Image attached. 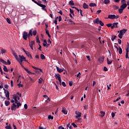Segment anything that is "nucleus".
Masks as SVG:
<instances>
[{
  "label": "nucleus",
  "mask_w": 129,
  "mask_h": 129,
  "mask_svg": "<svg viewBox=\"0 0 129 129\" xmlns=\"http://www.w3.org/2000/svg\"><path fill=\"white\" fill-rule=\"evenodd\" d=\"M13 99L15 100V103H13V105L11 107L12 110H16L17 108H19L21 105H22V104L20 103L18 101L17 99H20V97L19 96L15 95L14 96Z\"/></svg>",
  "instance_id": "1"
},
{
  "label": "nucleus",
  "mask_w": 129,
  "mask_h": 129,
  "mask_svg": "<svg viewBox=\"0 0 129 129\" xmlns=\"http://www.w3.org/2000/svg\"><path fill=\"white\" fill-rule=\"evenodd\" d=\"M32 30V29L29 31L28 34V33L26 31H24L23 32V39L26 41H27V38H28L29 40H30L31 37L33 36V31Z\"/></svg>",
  "instance_id": "2"
},
{
  "label": "nucleus",
  "mask_w": 129,
  "mask_h": 129,
  "mask_svg": "<svg viewBox=\"0 0 129 129\" xmlns=\"http://www.w3.org/2000/svg\"><path fill=\"white\" fill-rule=\"evenodd\" d=\"M127 7V5L126 4H122L120 7V8L118 10V12L120 14H122V12H123V10L125 9Z\"/></svg>",
  "instance_id": "3"
},
{
  "label": "nucleus",
  "mask_w": 129,
  "mask_h": 129,
  "mask_svg": "<svg viewBox=\"0 0 129 129\" xmlns=\"http://www.w3.org/2000/svg\"><path fill=\"white\" fill-rule=\"evenodd\" d=\"M19 57L16 59L18 62H23V61H25V62L27 61V60H26V57H25L24 55L22 56L19 55Z\"/></svg>",
  "instance_id": "4"
},
{
  "label": "nucleus",
  "mask_w": 129,
  "mask_h": 129,
  "mask_svg": "<svg viewBox=\"0 0 129 129\" xmlns=\"http://www.w3.org/2000/svg\"><path fill=\"white\" fill-rule=\"evenodd\" d=\"M126 29H123L120 31L119 33L118 34V37L120 38V39H122V36L126 33Z\"/></svg>",
  "instance_id": "5"
},
{
  "label": "nucleus",
  "mask_w": 129,
  "mask_h": 129,
  "mask_svg": "<svg viewBox=\"0 0 129 129\" xmlns=\"http://www.w3.org/2000/svg\"><path fill=\"white\" fill-rule=\"evenodd\" d=\"M3 90H4L6 97L9 100H10V92L5 88H3Z\"/></svg>",
  "instance_id": "6"
},
{
  "label": "nucleus",
  "mask_w": 129,
  "mask_h": 129,
  "mask_svg": "<svg viewBox=\"0 0 129 129\" xmlns=\"http://www.w3.org/2000/svg\"><path fill=\"white\" fill-rule=\"evenodd\" d=\"M38 6L39 7H41V8H42V10H43L44 11H46V12H47V9H46L45 5L40 4H38Z\"/></svg>",
  "instance_id": "7"
},
{
  "label": "nucleus",
  "mask_w": 129,
  "mask_h": 129,
  "mask_svg": "<svg viewBox=\"0 0 129 129\" xmlns=\"http://www.w3.org/2000/svg\"><path fill=\"white\" fill-rule=\"evenodd\" d=\"M76 114H77V116H76V118H78V117H80V116H81L82 114L81 113V112L76 111Z\"/></svg>",
  "instance_id": "8"
},
{
  "label": "nucleus",
  "mask_w": 129,
  "mask_h": 129,
  "mask_svg": "<svg viewBox=\"0 0 129 129\" xmlns=\"http://www.w3.org/2000/svg\"><path fill=\"white\" fill-rule=\"evenodd\" d=\"M108 19H110V20H114V19H115V15H108Z\"/></svg>",
  "instance_id": "9"
},
{
  "label": "nucleus",
  "mask_w": 129,
  "mask_h": 129,
  "mask_svg": "<svg viewBox=\"0 0 129 129\" xmlns=\"http://www.w3.org/2000/svg\"><path fill=\"white\" fill-rule=\"evenodd\" d=\"M56 70L59 73H61V72H63V70L62 69H60L57 66H56Z\"/></svg>",
  "instance_id": "10"
},
{
  "label": "nucleus",
  "mask_w": 129,
  "mask_h": 129,
  "mask_svg": "<svg viewBox=\"0 0 129 129\" xmlns=\"http://www.w3.org/2000/svg\"><path fill=\"white\" fill-rule=\"evenodd\" d=\"M0 62L5 65H8V62H7V61H5V60L3 59L2 58H0Z\"/></svg>",
  "instance_id": "11"
},
{
  "label": "nucleus",
  "mask_w": 129,
  "mask_h": 129,
  "mask_svg": "<svg viewBox=\"0 0 129 129\" xmlns=\"http://www.w3.org/2000/svg\"><path fill=\"white\" fill-rule=\"evenodd\" d=\"M55 79H57V80L61 79V77H60V75L59 74H55Z\"/></svg>",
  "instance_id": "12"
},
{
  "label": "nucleus",
  "mask_w": 129,
  "mask_h": 129,
  "mask_svg": "<svg viewBox=\"0 0 129 129\" xmlns=\"http://www.w3.org/2000/svg\"><path fill=\"white\" fill-rule=\"evenodd\" d=\"M100 113L101 114V115H99V116H100V117H103V116H104V115H105V112H104V111H101L100 112Z\"/></svg>",
  "instance_id": "13"
},
{
  "label": "nucleus",
  "mask_w": 129,
  "mask_h": 129,
  "mask_svg": "<svg viewBox=\"0 0 129 129\" xmlns=\"http://www.w3.org/2000/svg\"><path fill=\"white\" fill-rule=\"evenodd\" d=\"M83 8H84V9H88V8H89V6H88V5L86 4V3H84L83 5Z\"/></svg>",
  "instance_id": "14"
},
{
  "label": "nucleus",
  "mask_w": 129,
  "mask_h": 129,
  "mask_svg": "<svg viewBox=\"0 0 129 129\" xmlns=\"http://www.w3.org/2000/svg\"><path fill=\"white\" fill-rule=\"evenodd\" d=\"M103 61H104V57H101L99 58V62H100V63H102Z\"/></svg>",
  "instance_id": "15"
},
{
  "label": "nucleus",
  "mask_w": 129,
  "mask_h": 129,
  "mask_svg": "<svg viewBox=\"0 0 129 129\" xmlns=\"http://www.w3.org/2000/svg\"><path fill=\"white\" fill-rule=\"evenodd\" d=\"M43 46L44 47H46V48H48V46H47V40H44L43 41Z\"/></svg>",
  "instance_id": "16"
},
{
  "label": "nucleus",
  "mask_w": 129,
  "mask_h": 129,
  "mask_svg": "<svg viewBox=\"0 0 129 129\" xmlns=\"http://www.w3.org/2000/svg\"><path fill=\"white\" fill-rule=\"evenodd\" d=\"M26 55L29 57V58H32V55H31V53H30V52H29V51H28L27 52H26Z\"/></svg>",
  "instance_id": "17"
},
{
  "label": "nucleus",
  "mask_w": 129,
  "mask_h": 129,
  "mask_svg": "<svg viewBox=\"0 0 129 129\" xmlns=\"http://www.w3.org/2000/svg\"><path fill=\"white\" fill-rule=\"evenodd\" d=\"M40 58L41 60H45V59H46L45 55H44L43 54H40Z\"/></svg>",
  "instance_id": "18"
},
{
  "label": "nucleus",
  "mask_w": 129,
  "mask_h": 129,
  "mask_svg": "<svg viewBox=\"0 0 129 129\" xmlns=\"http://www.w3.org/2000/svg\"><path fill=\"white\" fill-rule=\"evenodd\" d=\"M61 111L63 112V113H64V114H67V110H66L65 108H63Z\"/></svg>",
  "instance_id": "19"
},
{
  "label": "nucleus",
  "mask_w": 129,
  "mask_h": 129,
  "mask_svg": "<svg viewBox=\"0 0 129 129\" xmlns=\"http://www.w3.org/2000/svg\"><path fill=\"white\" fill-rule=\"evenodd\" d=\"M1 53L2 54H5V53H6V52H7V50H6V49L3 48H1Z\"/></svg>",
  "instance_id": "20"
},
{
  "label": "nucleus",
  "mask_w": 129,
  "mask_h": 129,
  "mask_svg": "<svg viewBox=\"0 0 129 129\" xmlns=\"http://www.w3.org/2000/svg\"><path fill=\"white\" fill-rule=\"evenodd\" d=\"M4 71H5V72H8L9 70H8V68H7V66H4Z\"/></svg>",
  "instance_id": "21"
},
{
  "label": "nucleus",
  "mask_w": 129,
  "mask_h": 129,
  "mask_svg": "<svg viewBox=\"0 0 129 129\" xmlns=\"http://www.w3.org/2000/svg\"><path fill=\"white\" fill-rule=\"evenodd\" d=\"M45 33L46 35L48 36L49 38H51V35H50V33H49V31H48V30H46Z\"/></svg>",
  "instance_id": "22"
},
{
  "label": "nucleus",
  "mask_w": 129,
  "mask_h": 129,
  "mask_svg": "<svg viewBox=\"0 0 129 129\" xmlns=\"http://www.w3.org/2000/svg\"><path fill=\"white\" fill-rule=\"evenodd\" d=\"M70 6H74V2L73 1H70L69 2Z\"/></svg>",
  "instance_id": "23"
},
{
  "label": "nucleus",
  "mask_w": 129,
  "mask_h": 129,
  "mask_svg": "<svg viewBox=\"0 0 129 129\" xmlns=\"http://www.w3.org/2000/svg\"><path fill=\"white\" fill-rule=\"evenodd\" d=\"M118 50H119V54H122V49H121V47H119Z\"/></svg>",
  "instance_id": "24"
},
{
  "label": "nucleus",
  "mask_w": 129,
  "mask_h": 129,
  "mask_svg": "<svg viewBox=\"0 0 129 129\" xmlns=\"http://www.w3.org/2000/svg\"><path fill=\"white\" fill-rule=\"evenodd\" d=\"M36 42L37 43H40V40L39 39V35H37L36 37Z\"/></svg>",
  "instance_id": "25"
},
{
  "label": "nucleus",
  "mask_w": 129,
  "mask_h": 129,
  "mask_svg": "<svg viewBox=\"0 0 129 129\" xmlns=\"http://www.w3.org/2000/svg\"><path fill=\"white\" fill-rule=\"evenodd\" d=\"M107 64H111V63H112V60H111L110 61H109V59H108V58H107Z\"/></svg>",
  "instance_id": "26"
},
{
  "label": "nucleus",
  "mask_w": 129,
  "mask_h": 129,
  "mask_svg": "<svg viewBox=\"0 0 129 129\" xmlns=\"http://www.w3.org/2000/svg\"><path fill=\"white\" fill-rule=\"evenodd\" d=\"M90 7H96V4L95 3H90L89 4Z\"/></svg>",
  "instance_id": "27"
},
{
  "label": "nucleus",
  "mask_w": 129,
  "mask_h": 129,
  "mask_svg": "<svg viewBox=\"0 0 129 129\" xmlns=\"http://www.w3.org/2000/svg\"><path fill=\"white\" fill-rule=\"evenodd\" d=\"M5 105L6 106H9V105H10V101H5Z\"/></svg>",
  "instance_id": "28"
},
{
  "label": "nucleus",
  "mask_w": 129,
  "mask_h": 129,
  "mask_svg": "<svg viewBox=\"0 0 129 129\" xmlns=\"http://www.w3.org/2000/svg\"><path fill=\"white\" fill-rule=\"evenodd\" d=\"M117 25H118V23L117 22L113 24V27H115V28H117Z\"/></svg>",
  "instance_id": "29"
},
{
  "label": "nucleus",
  "mask_w": 129,
  "mask_h": 129,
  "mask_svg": "<svg viewBox=\"0 0 129 129\" xmlns=\"http://www.w3.org/2000/svg\"><path fill=\"white\" fill-rule=\"evenodd\" d=\"M110 2L109 1V0H104V1L105 5H108V4Z\"/></svg>",
  "instance_id": "30"
},
{
  "label": "nucleus",
  "mask_w": 129,
  "mask_h": 129,
  "mask_svg": "<svg viewBox=\"0 0 129 129\" xmlns=\"http://www.w3.org/2000/svg\"><path fill=\"white\" fill-rule=\"evenodd\" d=\"M99 22H100V21H99V18H97L95 23H96V24H99Z\"/></svg>",
  "instance_id": "31"
},
{
  "label": "nucleus",
  "mask_w": 129,
  "mask_h": 129,
  "mask_svg": "<svg viewBox=\"0 0 129 129\" xmlns=\"http://www.w3.org/2000/svg\"><path fill=\"white\" fill-rule=\"evenodd\" d=\"M13 55L17 60V59H18V55H17V53H16V52H13Z\"/></svg>",
  "instance_id": "32"
},
{
  "label": "nucleus",
  "mask_w": 129,
  "mask_h": 129,
  "mask_svg": "<svg viewBox=\"0 0 129 129\" xmlns=\"http://www.w3.org/2000/svg\"><path fill=\"white\" fill-rule=\"evenodd\" d=\"M115 39H116V36H112V37H111L112 41H114Z\"/></svg>",
  "instance_id": "33"
},
{
  "label": "nucleus",
  "mask_w": 129,
  "mask_h": 129,
  "mask_svg": "<svg viewBox=\"0 0 129 129\" xmlns=\"http://www.w3.org/2000/svg\"><path fill=\"white\" fill-rule=\"evenodd\" d=\"M38 80V83H42V82H43V79L41 78H40Z\"/></svg>",
  "instance_id": "34"
},
{
  "label": "nucleus",
  "mask_w": 129,
  "mask_h": 129,
  "mask_svg": "<svg viewBox=\"0 0 129 129\" xmlns=\"http://www.w3.org/2000/svg\"><path fill=\"white\" fill-rule=\"evenodd\" d=\"M113 8L114 10H117L118 9V7L116 5H113Z\"/></svg>",
  "instance_id": "35"
},
{
  "label": "nucleus",
  "mask_w": 129,
  "mask_h": 129,
  "mask_svg": "<svg viewBox=\"0 0 129 129\" xmlns=\"http://www.w3.org/2000/svg\"><path fill=\"white\" fill-rule=\"evenodd\" d=\"M81 75V73L80 72H79L78 74H77V75H76L75 76H77V77H79V78H80Z\"/></svg>",
  "instance_id": "36"
},
{
  "label": "nucleus",
  "mask_w": 129,
  "mask_h": 129,
  "mask_svg": "<svg viewBox=\"0 0 129 129\" xmlns=\"http://www.w3.org/2000/svg\"><path fill=\"white\" fill-rule=\"evenodd\" d=\"M29 45L30 47L31 48V49L33 50V41H31Z\"/></svg>",
  "instance_id": "37"
},
{
  "label": "nucleus",
  "mask_w": 129,
  "mask_h": 129,
  "mask_svg": "<svg viewBox=\"0 0 129 129\" xmlns=\"http://www.w3.org/2000/svg\"><path fill=\"white\" fill-rule=\"evenodd\" d=\"M48 119H53L54 117L52 116L51 115H48Z\"/></svg>",
  "instance_id": "38"
},
{
  "label": "nucleus",
  "mask_w": 129,
  "mask_h": 129,
  "mask_svg": "<svg viewBox=\"0 0 129 129\" xmlns=\"http://www.w3.org/2000/svg\"><path fill=\"white\" fill-rule=\"evenodd\" d=\"M6 21L8 24H12V22H11V20H10V19L7 18Z\"/></svg>",
  "instance_id": "39"
},
{
  "label": "nucleus",
  "mask_w": 129,
  "mask_h": 129,
  "mask_svg": "<svg viewBox=\"0 0 129 129\" xmlns=\"http://www.w3.org/2000/svg\"><path fill=\"white\" fill-rule=\"evenodd\" d=\"M99 24L101 26H102V27L104 26V23H103V22H102L101 21H99Z\"/></svg>",
  "instance_id": "40"
},
{
  "label": "nucleus",
  "mask_w": 129,
  "mask_h": 129,
  "mask_svg": "<svg viewBox=\"0 0 129 129\" xmlns=\"http://www.w3.org/2000/svg\"><path fill=\"white\" fill-rule=\"evenodd\" d=\"M36 74H39V71H34L33 74H35L36 75Z\"/></svg>",
  "instance_id": "41"
},
{
  "label": "nucleus",
  "mask_w": 129,
  "mask_h": 129,
  "mask_svg": "<svg viewBox=\"0 0 129 129\" xmlns=\"http://www.w3.org/2000/svg\"><path fill=\"white\" fill-rule=\"evenodd\" d=\"M33 36H36V35H37V31L36 30H34L33 31Z\"/></svg>",
  "instance_id": "42"
},
{
  "label": "nucleus",
  "mask_w": 129,
  "mask_h": 129,
  "mask_svg": "<svg viewBox=\"0 0 129 129\" xmlns=\"http://www.w3.org/2000/svg\"><path fill=\"white\" fill-rule=\"evenodd\" d=\"M72 125H73V126H74V127H77V125H76L75 124V123H74V122L72 123Z\"/></svg>",
  "instance_id": "43"
},
{
  "label": "nucleus",
  "mask_w": 129,
  "mask_h": 129,
  "mask_svg": "<svg viewBox=\"0 0 129 129\" xmlns=\"http://www.w3.org/2000/svg\"><path fill=\"white\" fill-rule=\"evenodd\" d=\"M106 26L107 27H108V28H110V27L112 26V24L111 23H109V24H106Z\"/></svg>",
  "instance_id": "44"
},
{
  "label": "nucleus",
  "mask_w": 129,
  "mask_h": 129,
  "mask_svg": "<svg viewBox=\"0 0 129 129\" xmlns=\"http://www.w3.org/2000/svg\"><path fill=\"white\" fill-rule=\"evenodd\" d=\"M70 13L71 14H72L73 15H74V11H73V10L70 9Z\"/></svg>",
  "instance_id": "45"
},
{
  "label": "nucleus",
  "mask_w": 129,
  "mask_h": 129,
  "mask_svg": "<svg viewBox=\"0 0 129 129\" xmlns=\"http://www.w3.org/2000/svg\"><path fill=\"white\" fill-rule=\"evenodd\" d=\"M121 3L122 4V5H123V4H126L125 3H126V1L125 0H122Z\"/></svg>",
  "instance_id": "46"
},
{
  "label": "nucleus",
  "mask_w": 129,
  "mask_h": 129,
  "mask_svg": "<svg viewBox=\"0 0 129 129\" xmlns=\"http://www.w3.org/2000/svg\"><path fill=\"white\" fill-rule=\"evenodd\" d=\"M33 3H35V4H36V5H37L38 6H39V5H40V3H38V2H37L35 0H33Z\"/></svg>",
  "instance_id": "47"
},
{
  "label": "nucleus",
  "mask_w": 129,
  "mask_h": 129,
  "mask_svg": "<svg viewBox=\"0 0 129 129\" xmlns=\"http://www.w3.org/2000/svg\"><path fill=\"white\" fill-rule=\"evenodd\" d=\"M62 21V18L61 17V16H59L58 17V22H61Z\"/></svg>",
  "instance_id": "48"
},
{
  "label": "nucleus",
  "mask_w": 129,
  "mask_h": 129,
  "mask_svg": "<svg viewBox=\"0 0 129 129\" xmlns=\"http://www.w3.org/2000/svg\"><path fill=\"white\" fill-rule=\"evenodd\" d=\"M101 13V10H98L97 12H96V14L97 15H98V14H100Z\"/></svg>",
  "instance_id": "49"
},
{
  "label": "nucleus",
  "mask_w": 129,
  "mask_h": 129,
  "mask_svg": "<svg viewBox=\"0 0 129 129\" xmlns=\"http://www.w3.org/2000/svg\"><path fill=\"white\" fill-rule=\"evenodd\" d=\"M24 108L25 109H28V105H27V104H24Z\"/></svg>",
  "instance_id": "50"
},
{
  "label": "nucleus",
  "mask_w": 129,
  "mask_h": 129,
  "mask_svg": "<svg viewBox=\"0 0 129 129\" xmlns=\"http://www.w3.org/2000/svg\"><path fill=\"white\" fill-rule=\"evenodd\" d=\"M22 68H23V69H24L25 71H26L27 72L29 71V70L25 68L24 66H22Z\"/></svg>",
  "instance_id": "51"
},
{
  "label": "nucleus",
  "mask_w": 129,
  "mask_h": 129,
  "mask_svg": "<svg viewBox=\"0 0 129 129\" xmlns=\"http://www.w3.org/2000/svg\"><path fill=\"white\" fill-rule=\"evenodd\" d=\"M62 85L64 87H66V84L64 82H62Z\"/></svg>",
  "instance_id": "52"
},
{
  "label": "nucleus",
  "mask_w": 129,
  "mask_h": 129,
  "mask_svg": "<svg viewBox=\"0 0 129 129\" xmlns=\"http://www.w3.org/2000/svg\"><path fill=\"white\" fill-rule=\"evenodd\" d=\"M11 85L12 87H13V86H14V82L13 81V80L11 81Z\"/></svg>",
  "instance_id": "53"
},
{
  "label": "nucleus",
  "mask_w": 129,
  "mask_h": 129,
  "mask_svg": "<svg viewBox=\"0 0 129 129\" xmlns=\"http://www.w3.org/2000/svg\"><path fill=\"white\" fill-rule=\"evenodd\" d=\"M5 88H6V89H8V88H9V85H8L7 84L5 85L4 86Z\"/></svg>",
  "instance_id": "54"
},
{
  "label": "nucleus",
  "mask_w": 129,
  "mask_h": 129,
  "mask_svg": "<svg viewBox=\"0 0 129 129\" xmlns=\"http://www.w3.org/2000/svg\"><path fill=\"white\" fill-rule=\"evenodd\" d=\"M86 57L87 58V59H88V61H90L91 59H90V56L89 55H87L86 56Z\"/></svg>",
  "instance_id": "55"
},
{
  "label": "nucleus",
  "mask_w": 129,
  "mask_h": 129,
  "mask_svg": "<svg viewBox=\"0 0 129 129\" xmlns=\"http://www.w3.org/2000/svg\"><path fill=\"white\" fill-rule=\"evenodd\" d=\"M83 11L81 10H80V14L82 16V17H83V14H82Z\"/></svg>",
  "instance_id": "56"
},
{
  "label": "nucleus",
  "mask_w": 129,
  "mask_h": 129,
  "mask_svg": "<svg viewBox=\"0 0 129 129\" xmlns=\"http://www.w3.org/2000/svg\"><path fill=\"white\" fill-rule=\"evenodd\" d=\"M57 13H58V14H60V15H61L62 16V15H63V13L62 12L61 10H60L59 12H58Z\"/></svg>",
  "instance_id": "57"
},
{
  "label": "nucleus",
  "mask_w": 129,
  "mask_h": 129,
  "mask_svg": "<svg viewBox=\"0 0 129 129\" xmlns=\"http://www.w3.org/2000/svg\"><path fill=\"white\" fill-rule=\"evenodd\" d=\"M108 70L106 67H104V71H107Z\"/></svg>",
  "instance_id": "58"
},
{
  "label": "nucleus",
  "mask_w": 129,
  "mask_h": 129,
  "mask_svg": "<svg viewBox=\"0 0 129 129\" xmlns=\"http://www.w3.org/2000/svg\"><path fill=\"white\" fill-rule=\"evenodd\" d=\"M118 44H121V40L118 39Z\"/></svg>",
  "instance_id": "59"
},
{
  "label": "nucleus",
  "mask_w": 129,
  "mask_h": 129,
  "mask_svg": "<svg viewBox=\"0 0 129 129\" xmlns=\"http://www.w3.org/2000/svg\"><path fill=\"white\" fill-rule=\"evenodd\" d=\"M0 72H1L2 75H3V74H4V73H3V70H2V68L1 67V66H0Z\"/></svg>",
  "instance_id": "60"
},
{
  "label": "nucleus",
  "mask_w": 129,
  "mask_h": 129,
  "mask_svg": "<svg viewBox=\"0 0 129 129\" xmlns=\"http://www.w3.org/2000/svg\"><path fill=\"white\" fill-rule=\"evenodd\" d=\"M68 21L69 22V23H74L71 19L68 20Z\"/></svg>",
  "instance_id": "61"
},
{
  "label": "nucleus",
  "mask_w": 129,
  "mask_h": 129,
  "mask_svg": "<svg viewBox=\"0 0 129 129\" xmlns=\"http://www.w3.org/2000/svg\"><path fill=\"white\" fill-rule=\"evenodd\" d=\"M111 115H112V117H113L115 115V114L114 113V112H112Z\"/></svg>",
  "instance_id": "62"
},
{
  "label": "nucleus",
  "mask_w": 129,
  "mask_h": 129,
  "mask_svg": "<svg viewBox=\"0 0 129 129\" xmlns=\"http://www.w3.org/2000/svg\"><path fill=\"white\" fill-rule=\"evenodd\" d=\"M18 85L19 86V87H24V85L22 84H18Z\"/></svg>",
  "instance_id": "63"
},
{
  "label": "nucleus",
  "mask_w": 129,
  "mask_h": 129,
  "mask_svg": "<svg viewBox=\"0 0 129 129\" xmlns=\"http://www.w3.org/2000/svg\"><path fill=\"white\" fill-rule=\"evenodd\" d=\"M53 23L55 24V25H57V19H55Z\"/></svg>",
  "instance_id": "64"
}]
</instances>
